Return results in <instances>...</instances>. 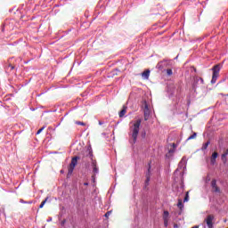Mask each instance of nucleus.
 <instances>
[{
	"mask_svg": "<svg viewBox=\"0 0 228 228\" xmlns=\"http://www.w3.org/2000/svg\"><path fill=\"white\" fill-rule=\"evenodd\" d=\"M140 126H142V119H137L134 121L132 126H130L129 142L131 145H134L136 143V140H138V134H140Z\"/></svg>",
	"mask_w": 228,
	"mask_h": 228,
	"instance_id": "f257e3e1",
	"label": "nucleus"
},
{
	"mask_svg": "<svg viewBox=\"0 0 228 228\" xmlns=\"http://www.w3.org/2000/svg\"><path fill=\"white\" fill-rule=\"evenodd\" d=\"M222 69V66L220 64H216L212 68V79L211 84L215 85L216 83V80L218 79V77L220 76V70Z\"/></svg>",
	"mask_w": 228,
	"mask_h": 228,
	"instance_id": "f03ea898",
	"label": "nucleus"
},
{
	"mask_svg": "<svg viewBox=\"0 0 228 228\" xmlns=\"http://www.w3.org/2000/svg\"><path fill=\"white\" fill-rule=\"evenodd\" d=\"M77 159H79V157L72 158L71 162L68 167L67 177H69V175H72V172H74V169L76 168V165H77Z\"/></svg>",
	"mask_w": 228,
	"mask_h": 228,
	"instance_id": "7ed1b4c3",
	"label": "nucleus"
},
{
	"mask_svg": "<svg viewBox=\"0 0 228 228\" xmlns=\"http://www.w3.org/2000/svg\"><path fill=\"white\" fill-rule=\"evenodd\" d=\"M213 220H215V216L213 215H208L205 219V223L208 228H213Z\"/></svg>",
	"mask_w": 228,
	"mask_h": 228,
	"instance_id": "20e7f679",
	"label": "nucleus"
},
{
	"mask_svg": "<svg viewBox=\"0 0 228 228\" xmlns=\"http://www.w3.org/2000/svg\"><path fill=\"white\" fill-rule=\"evenodd\" d=\"M143 113H144V120L145 121L149 120V117L151 115V110H149V105L147 103L144 104Z\"/></svg>",
	"mask_w": 228,
	"mask_h": 228,
	"instance_id": "39448f33",
	"label": "nucleus"
},
{
	"mask_svg": "<svg viewBox=\"0 0 228 228\" xmlns=\"http://www.w3.org/2000/svg\"><path fill=\"white\" fill-rule=\"evenodd\" d=\"M211 187H212L213 191H215L216 193H220V187L218 185H216V179L212 180Z\"/></svg>",
	"mask_w": 228,
	"mask_h": 228,
	"instance_id": "423d86ee",
	"label": "nucleus"
},
{
	"mask_svg": "<svg viewBox=\"0 0 228 228\" xmlns=\"http://www.w3.org/2000/svg\"><path fill=\"white\" fill-rule=\"evenodd\" d=\"M92 167H93L94 175H95L96 174H99V167H97V160H93Z\"/></svg>",
	"mask_w": 228,
	"mask_h": 228,
	"instance_id": "0eeeda50",
	"label": "nucleus"
},
{
	"mask_svg": "<svg viewBox=\"0 0 228 228\" xmlns=\"http://www.w3.org/2000/svg\"><path fill=\"white\" fill-rule=\"evenodd\" d=\"M216 158H218V152L215 151L212 153V156L210 159L211 165H215V163H216Z\"/></svg>",
	"mask_w": 228,
	"mask_h": 228,
	"instance_id": "6e6552de",
	"label": "nucleus"
},
{
	"mask_svg": "<svg viewBox=\"0 0 228 228\" xmlns=\"http://www.w3.org/2000/svg\"><path fill=\"white\" fill-rule=\"evenodd\" d=\"M149 183H151V166L149 167L148 172L146 173L145 185L149 186Z\"/></svg>",
	"mask_w": 228,
	"mask_h": 228,
	"instance_id": "1a4fd4ad",
	"label": "nucleus"
},
{
	"mask_svg": "<svg viewBox=\"0 0 228 228\" xmlns=\"http://www.w3.org/2000/svg\"><path fill=\"white\" fill-rule=\"evenodd\" d=\"M227 155H228V148L226 149L225 151L221 156V159L224 163H227Z\"/></svg>",
	"mask_w": 228,
	"mask_h": 228,
	"instance_id": "9d476101",
	"label": "nucleus"
},
{
	"mask_svg": "<svg viewBox=\"0 0 228 228\" xmlns=\"http://www.w3.org/2000/svg\"><path fill=\"white\" fill-rule=\"evenodd\" d=\"M126 113H127V106L124 105L123 109L121 110V111L118 113L119 118H122V117H124V115H126Z\"/></svg>",
	"mask_w": 228,
	"mask_h": 228,
	"instance_id": "9b49d317",
	"label": "nucleus"
},
{
	"mask_svg": "<svg viewBox=\"0 0 228 228\" xmlns=\"http://www.w3.org/2000/svg\"><path fill=\"white\" fill-rule=\"evenodd\" d=\"M149 76H151V70L146 69L142 73V77L145 79H149Z\"/></svg>",
	"mask_w": 228,
	"mask_h": 228,
	"instance_id": "f8f14e48",
	"label": "nucleus"
},
{
	"mask_svg": "<svg viewBox=\"0 0 228 228\" xmlns=\"http://www.w3.org/2000/svg\"><path fill=\"white\" fill-rule=\"evenodd\" d=\"M210 143H211L210 141H208L207 142L203 143V145L201 147V151H206L208 149V147H209Z\"/></svg>",
	"mask_w": 228,
	"mask_h": 228,
	"instance_id": "ddd939ff",
	"label": "nucleus"
},
{
	"mask_svg": "<svg viewBox=\"0 0 228 228\" xmlns=\"http://www.w3.org/2000/svg\"><path fill=\"white\" fill-rule=\"evenodd\" d=\"M195 138H197V133L194 132L191 135H190L187 138V142H190V140H195Z\"/></svg>",
	"mask_w": 228,
	"mask_h": 228,
	"instance_id": "4468645a",
	"label": "nucleus"
},
{
	"mask_svg": "<svg viewBox=\"0 0 228 228\" xmlns=\"http://www.w3.org/2000/svg\"><path fill=\"white\" fill-rule=\"evenodd\" d=\"M47 200H49V197L45 198V200H43L39 206V209H42V208H44V206H45V203L47 202Z\"/></svg>",
	"mask_w": 228,
	"mask_h": 228,
	"instance_id": "2eb2a0df",
	"label": "nucleus"
},
{
	"mask_svg": "<svg viewBox=\"0 0 228 228\" xmlns=\"http://www.w3.org/2000/svg\"><path fill=\"white\" fill-rule=\"evenodd\" d=\"M169 213L168 211H164V214H163V220H168V216H169Z\"/></svg>",
	"mask_w": 228,
	"mask_h": 228,
	"instance_id": "dca6fc26",
	"label": "nucleus"
},
{
	"mask_svg": "<svg viewBox=\"0 0 228 228\" xmlns=\"http://www.w3.org/2000/svg\"><path fill=\"white\" fill-rule=\"evenodd\" d=\"M189 193H190L189 191L186 192L185 197L183 199V202H188V200L190 199Z\"/></svg>",
	"mask_w": 228,
	"mask_h": 228,
	"instance_id": "f3484780",
	"label": "nucleus"
},
{
	"mask_svg": "<svg viewBox=\"0 0 228 228\" xmlns=\"http://www.w3.org/2000/svg\"><path fill=\"white\" fill-rule=\"evenodd\" d=\"M177 207L179 208V209H183V200H178Z\"/></svg>",
	"mask_w": 228,
	"mask_h": 228,
	"instance_id": "a211bd4d",
	"label": "nucleus"
},
{
	"mask_svg": "<svg viewBox=\"0 0 228 228\" xmlns=\"http://www.w3.org/2000/svg\"><path fill=\"white\" fill-rule=\"evenodd\" d=\"M167 76H172V74H174V72L172 71V69H167Z\"/></svg>",
	"mask_w": 228,
	"mask_h": 228,
	"instance_id": "6ab92c4d",
	"label": "nucleus"
},
{
	"mask_svg": "<svg viewBox=\"0 0 228 228\" xmlns=\"http://www.w3.org/2000/svg\"><path fill=\"white\" fill-rule=\"evenodd\" d=\"M44 129H45V126H43L42 128H40V129L37 132V134H40V133H42Z\"/></svg>",
	"mask_w": 228,
	"mask_h": 228,
	"instance_id": "aec40b11",
	"label": "nucleus"
},
{
	"mask_svg": "<svg viewBox=\"0 0 228 228\" xmlns=\"http://www.w3.org/2000/svg\"><path fill=\"white\" fill-rule=\"evenodd\" d=\"M165 227H168V219H164Z\"/></svg>",
	"mask_w": 228,
	"mask_h": 228,
	"instance_id": "412c9836",
	"label": "nucleus"
},
{
	"mask_svg": "<svg viewBox=\"0 0 228 228\" xmlns=\"http://www.w3.org/2000/svg\"><path fill=\"white\" fill-rule=\"evenodd\" d=\"M76 124H77V126H85V123L81 121H77Z\"/></svg>",
	"mask_w": 228,
	"mask_h": 228,
	"instance_id": "4be33fe9",
	"label": "nucleus"
},
{
	"mask_svg": "<svg viewBox=\"0 0 228 228\" xmlns=\"http://www.w3.org/2000/svg\"><path fill=\"white\" fill-rule=\"evenodd\" d=\"M110 215H111V211H109L105 214V217L108 218L110 216Z\"/></svg>",
	"mask_w": 228,
	"mask_h": 228,
	"instance_id": "5701e85b",
	"label": "nucleus"
},
{
	"mask_svg": "<svg viewBox=\"0 0 228 228\" xmlns=\"http://www.w3.org/2000/svg\"><path fill=\"white\" fill-rule=\"evenodd\" d=\"M9 69H11V70H13V69H15V67H13V65H12V64H9Z\"/></svg>",
	"mask_w": 228,
	"mask_h": 228,
	"instance_id": "b1692460",
	"label": "nucleus"
},
{
	"mask_svg": "<svg viewBox=\"0 0 228 228\" xmlns=\"http://www.w3.org/2000/svg\"><path fill=\"white\" fill-rule=\"evenodd\" d=\"M102 124H103L102 121H99L100 126H102Z\"/></svg>",
	"mask_w": 228,
	"mask_h": 228,
	"instance_id": "393cba45",
	"label": "nucleus"
},
{
	"mask_svg": "<svg viewBox=\"0 0 228 228\" xmlns=\"http://www.w3.org/2000/svg\"><path fill=\"white\" fill-rule=\"evenodd\" d=\"M84 186H88V183H84Z\"/></svg>",
	"mask_w": 228,
	"mask_h": 228,
	"instance_id": "a878e982",
	"label": "nucleus"
},
{
	"mask_svg": "<svg viewBox=\"0 0 228 228\" xmlns=\"http://www.w3.org/2000/svg\"><path fill=\"white\" fill-rule=\"evenodd\" d=\"M201 83H204V78H200Z\"/></svg>",
	"mask_w": 228,
	"mask_h": 228,
	"instance_id": "bb28decb",
	"label": "nucleus"
},
{
	"mask_svg": "<svg viewBox=\"0 0 228 228\" xmlns=\"http://www.w3.org/2000/svg\"><path fill=\"white\" fill-rule=\"evenodd\" d=\"M62 224H65V221H63Z\"/></svg>",
	"mask_w": 228,
	"mask_h": 228,
	"instance_id": "cd10ccee",
	"label": "nucleus"
}]
</instances>
